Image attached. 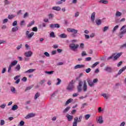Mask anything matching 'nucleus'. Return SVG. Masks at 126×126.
<instances>
[{"instance_id":"obj_1","label":"nucleus","mask_w":126,"mask_h":126,"mask_svg":"<svg viewBox=\"0 0 126 126\" xmlns=\"http://www.w3.org/2000/svg\"><path fill=\"white\" fill-rule=\"evenodd\" d=\"M81 121H82V115L80 116L79 118L77 117H75L72 126H77V123H81Z\"/></svg>"},{"instance_id":"obj_2","label":"nucleus","mask_w":126,"mask_h":126,"mask_svg":"<svg viewBox=\"0 0 126 126\" xmlns=\"http://www.w3.org/2000/svg\"><path fill=\"white\" fill-rule=\"evenodd\" d=\"M74 83L73 82V80H71L66 88L67 90H68V91H73V89H74Z\"/></svg>"},{"instance_id":"obj_3","label":"nucleus","mask_w":126,"mask_h":126,"mask_svg":"<svg viewBox=\"0 0 126 126\" xmlns=\"http://www.w3.org/2000/svg\"><path fill=\"white\" fill-rule=\"evenodd\" d=\"M67 31L70 33H72L73 37H75V34H77V33H78V30L69 28L67 29Z\"/></svg>"},{"instance_id":"obj_4","label":"nucleus","mask_w":126,"mask_h":126,"mask_svg":"<svg viewBox=\"0 0 126 126\" xmlns=\"http://www.w3.org/2000/svg\"><path fill=\"white\" fill-rule=\"evenodd\" d=\"M78 47H79V45L75 44L74 43H71L69 45L70 50L73 51L74 52L75 51V50L78 48Z\"/></svg>"},{"instance_id":"obj_5","label":"nucleus","mask_w":126,"mask_h":126,"mask_svg":"<svg viewBox=\"0 0 126 126\" xmlns=\"http://www.w3.org/2000/svg\"><path fill=\"white\" fill-rule=\"evenodd\" d=\"M30 33V32H29V31H27L26 32V35L28 39H31V38L34 36V32H32Z\"/></svg>"},{"instance_id":"obj_6","label":"nucleus","mask_w":126,"mask_h":126,"mask_svg":"<svg viewBox=\"0 0 126 126\" xmlns=\"http://www.w3.org/2000/svg\"><path fill=\"white\" fill-rule=\"evenodd\" d=\"M83 84V82L81 80H79V84L77 86L78 92H81L82 91V85Z\"/></svg>"},{"instance_id":"obj_7","label":"nucleus","mask_w":126,"mask_h":126,"mask_svg":"<svg viewBox=\"0 0 126 126\" xmlns=\"http://www.w3.org/2000/svg\"><path fill=\"white\" fill-rule=\"evenodd\" d=\"M49 26L51 29H55V28H61V26L59 24H52L50 25Z\"/></svg>"},{"instance_id":"obj_8","label":"nucleus","mask_w":126,"mask_h":126,"mask_svg":"<svg viewBox=\"0 0 126 126\" xmlns=\"http://www.w3.org/2000/svg\"><path fill=\"white\" fill-rule=\"evenodd\" d=\"M104 70L108 72V73H112L113 72V68L110 66H106L104 68Z\"/></svg>"},{"instance_id":"obj_9","label":"nucleus","mask_w":126,"mask_h":126,"mask_svg":"<svg viewBox=\"0 0 126 126\" xmlns=\"http://www.w3.org/2000/svg\"><path fill=\"white\" fill-rule=\"evenodd\" d=\"M123 55V53H119L118 54L116 53V55L114 56L113 61H117L118 59L120 58Z\"/></svg>"},{"instance_id":"obj_10","label":"nucleus","mask_w":126,"mask_h":126,"mask_svg":"<svg viewBox=\"0 0 126 126\" xmlns=\"http://www.w3.org/2000/svg\"><path fill=\"white\" fill-rule=\"evenodd\" d=\"M32 55H33V53L31 51L27 52L25 53V57H27V58H30Z\"/></svg>"},{"instance_id":"obj_11","label":"nucleus","mask_w":126,"mask_h":126,"mask_svg":"<svg viewBox=\"0 0 126 126\" xmlns=\"http://www.w3.org/2000/svg\"><path fill=\"white\" fill-rule=\"evenodd\" d=\"M83 83V90L84 92H86V91H87V82H86V80H84Z\"/></svg>"},{"instance_id":"obj_12","label":"nucleus","mask_w":126,"mask_h":126,"mask_svg":"<svg viewBox=\"0 0 126 126\" xmlns=\"http://www.w3.org/2000/svg\"><path fill=\"white\" fill-rule=\"evenodd\" d=\"M66 118H67L68 122H71V121L73 120V116L69 114H67L66 115Z\"/></svg>"},{"instance_id":"obj_13","label":"nucleus","mask_w":126,"mask_h":126,"mask_svg":"<svg viewBox=\"0 0 126 126\" xmlns=\"http://www.w3.org/2000/svg\"><path fill=\"white\" fill-rule=\"evenodd\" d=\"M34 117H35V114L34 113H30L28 115H27L26 116V117H25V119H30L31 118H34Z\"/></svg>"},{"instance_id":"obj_14","label":"nucleus","mask_w":126,"mask_h":126,"mask_svg":"<svg viewBox=\"0 0 126 126\" xmlns=\"http://www.w3.org/2000/svg\"><path fill=\"white\" fill-rule=\"evenodd\" d=\"M126 29H125L122 32H120L119 36L120 37V38H123V37H124V34H126Z\"/></svg>"},{"instance_id":"obj_15","label":"nucleus","mask_w":126,"mask_h":126,"mask_svg":"<svg viewBox=\"0 0 126 126\" xmlns=\"http://www.w3.org/2000/svg\"><path fill=\"white\" fill-rule=\"evenodd\" d=\"M82 67H85V65L83 64H77L74 66L75 69H77V68H82Z\"/></svg>"},{"instance_id":"obj_16","label":"nucleus","mask_w":126,"mask_h":126,"mask_svg":"<svg viewBox=\"0 0 126 126\" xmlns=\"http://www.w3.org/2000/svg\"><path fill=\"white\" fill-rule=\"evenodd\" d=\"M87 80L88 85H89V86H90V87H92L93 86V85H94V84L93 83V82H92V80H91L89 79H87Z\"/></svg>"},{"instance_id":"obj_17","label":"nucleus","mask_w":126,"mask_h":126,"mask_svg":"<svg viewBox=\"0 0 126 126\" xmlns=\"http://www.w3.org/2000/svg\"><path fill=\"white\" fill-rule=\"evenodd\" d=\"M95 14H96V13L94 12L91 15V19L93 22L95 21Z\"/></svg>"},{"instance_id":"obj_18","label":"nucleus","mask_w":126,"mask_h":126,"mask_svg":"<svg viewBox=\"0 0 126 126\" xmlns=\"http://www.w3.org/2000/svg\"><path fill=\"white\" fill-rule=\"evenodd\" d=\"M98 123H99V124H103V123H104V120H103V116H99L98 119Z\"/></svg>"},{"instance_id":"obj_19","label":"nucleus","mask_w":126,"mask_h":126,"mask_svg":"<svg viewBox=\"0 0 126 126\" xmlns=\"http://www.w3.org/2000/svg\"><path fill=\"white\" fill-rule=\"evenodd\" d=\"M70 109V106L67 107L65 109H64L63 110V114H66V113H67V112H68Z\"/></svg>"},{"instance_id":"obj_20","label":"nucleus","mask_w":126,"mask_h":126,"mask_svg":"<svg viewBox=\"0 0 126 126\" xmlns=\"http://www.w3.org/2000/svg\"><path fill=\"white\" fill-rule=\"evenodd\" d=\"M95 23L98 26L101 25L102 24V21L101 19H96L95 20Z\"/></svg>"},{"instance_id":"obj_21","label":"nucleus","mask_w":126,"mask_h":126,"mask_svg":"<svg viewBox=\"0 0 126 126\" xmlns=\"http://www.w3.org/2000/svg\"><path fill=\"white\" fill-rule=\"evenodd\" d=\"M99 3H103V4H107L109 1L107 0H100L99 1Z\"/></svg>"},{"instance_id":"obj_22","label":"nucleus","mask_w":126,"mask_h":126,"mask_svg":"<svg viewBox=\"0 0 126 126\" xmlns=\"http://www.w3.org/2000/svg\"><path fill=\"white\" fill-rule=\"evenodd\" d=\"M101 96H102V97H104V98H105L106 99H109L110 97V94H101Z\"/></svg>"},{"instance_id":"obj_23","label":"nucleus","mask_w":126,"mask_h":126,"mask_svg":"<svg viewBox=\"0 0 126 126\" xmlns=\"http://www.w3.org/2000/svg\"><path fill=\"white\" fill-rule=\"evenodd\" d=\"M52 9H53V10H56V11H60V10H61V7L54 6L53 7Z\"/></svg>"},{"instance_id":"obj_24","label":"nucleus","mask_w":126,"mask_h":126,"mask_svg":"<svg viewBox=\"0 0 126 126\" xmlns=\"http://www.w3.org/2000/svg\"><path fill=\"white\" fill-rule=\"evenodd\" d=\"M35 69H30L28 70L25 72V73H32V72H34Z\"/></svg>"},{"instance_id":"obj_25","label":"nucleus","mask_w":126,"mask_h":126,"mask_svg":"<svg viewBox=\"0 0 126 126\" xmlns=\"http://www.w3.org/2000/svg\"><path fill=\"white\" fill-rule=\"evenodd\" d=\"M21 68V67L20 66V64H18L15 67V70L16 71H19Z\"/></svg>"},{"instance_id":"obj_26","label":"nucleus","mask_w":126,"mask_h":126,"mask_svg":"<svg viewBox=\"0 0 126 126\" xmlns=\"http://www.w3.org/2000/svg\"><path fill=\"white\" fill-rule=\"evenodd\" d=\"M116 17H120L122 16V12H119V11L116 12V13L115 14Z\"/></svg>"},{"instance_id":"obj_27","label":"nucleus","mask_w":126,"mask_h":126,"mask_svg":"<svg viewBox=\"0 0 126 126\" xmlns=\"http://www.w3.org/2000/svg\"><path fill=\"white\" fill-rule=\"evenodd\" d=\"M60 38H67V35L65 34V33H62L60 35H59Z\"/></svg>"},{"instance_id":"obj_28","label":"nucleus","mask_w":126,"mask_h":126,"mask_svg":"<svg viewBox=\"0 0 126 126\" xmlns=\"http://www.w3.org/2000/svg\"><path fill=\"white\" fill-rule=\"evenodd\" d=\"M18 109V106L17 105H14L12 107L11 110L12 111H16Z\"/></svg>"},{"instance_id":"obj_29","label":"nucleus","mask_w":126,"mask_h":126,"mask_svg":"<svg viewBox=\"0 0 126 126\" xmlns=\"http://www.w3.org/2000/svg\"><path fill=\"white\" fill-rule=\"evenodd\" d=\"M18 27H14L12 28V32H16V31H18Z\"/></svg>"},{"instance_id":"obj_30","label":"nucleus","mask_w":126,"mask_h":126,"mask_svg":"<svg viewBox=\"0 0 126 126\" xmlns=\"http://www.w3.org/2000/svg\"><path fill=\"white\" fill-rule=\"evenodd\" d=\"M18 63V61L14 60L13 61L12 63H10V65H12V66H14L15 65H16V64Z\"/></svg>"},{"instance_id":"obj_31","label":"nucleus","mask_w":126,"mask_h":126,"mask_svg":"<svg viewBox=\"0 0 126 126\" xmlns=\"http://www.w3.org/2000/svg\"><path fill=\"white\" fill-rule=\"evenodd\" d=\"M40 93L37 92L34 95V100H37L39 97H40Z\"/></svg>"},{"instance_id":"obj_32","label":"nucleus","mask_w":126,"mask_h":126,"mask_svg":"<svg viewBox=\"0 0 126 126\" xmlns=\"http://www.w3.org/2000/svg\"><path fill=\"white\" fill-rule=\"evenodd\" d=\"M72 100H73V99H72V98L68 99L65 102V106L68 105V104H69V103H71V101H72Z\"/></svg>"},{"instance_id":"obj_33","label":"nucleus","mask_w":126,"mask_h":126,"mask_svg":"<svg viewBox=\"0 0 126 126\" xmlns=\"http://www.w3.org/2000/svg\"><path fill=\"white\" fill-rule=\"evenodd\" d=\"M34 24H35V21H32L27 25V27H31V26H32V25H34Z\"/></svg>"},{"instance_id":"obj_34","label":"nucleus","mask_w":126,"mask_h":126,"mask_svg":"<svg viewBox=\"0 0 126 126\" xmlns=\"http://www.w3.org/2000/svg\"><path fill=\"white\" fill-rule=\"evenodd\" d=\"M50 37L51 38H56V35H55V32H52L50 33Z\"/></svg>"},{"instance_id":"obj_35","label":"nucleus","mask_w":126,"mask_h":126,"mask_svg":"<svg viewBox=\"0 0 126 126\" xmlns=\"http://www.w3.org/2000/svg\"><path fill=\"white\" fill-rule=\"evenodd\" d=\"M32 88H33V86H31L27 87L25 90V92H27V91H28L29 90H31V89H32Z\"/></svg>"},{"instance_id":"obj_36","label":"nucleus","mask_w":126,"mask_h":126,"mask_svg":"<svg viewBox=\"0 0 126 126\" xmlns=\"http://www.w3.org/2000/svg\"><path fill=\"white\" fill-rule=\"evenodd\" d=\"M115 56H116V53H113L112 54V56L109 57L107 58L108 61H109V60H112V59H114V57H115Z\"/></svg>"},{"instance_id":"obj_37","label":"nucleus","mask_w":126,"mask_h":126,"mask_svg":"<svg viewBox=\"0 0 126 126\" xmlns=\"http://www.w3.org/2000/svg\"><path fill=\"white\" fill-rule=\"evenodd\" d=\"M14 17H15V16H14L13 15H8V19H13Z\"/></svg>"},{"instance_id":"obj_38","label":"nucleus","mask_w":126,"mask_h":126,"mask_svg":"<svg viewBox=\"0 0 126 126\" xmlns=\"http://www.w3.org/2000/svg\"><path fill=\"white\" fill-rule=\"evenodd\" d=\"M108 30H109V27L108 26H105L103 28V32H106V31H107Z\"/></svg>"},{"instance_id":"obj_39","label":"nucleus","mask_w":126,"mask_h":126,"mask_svg":"<svg viewBox=\"0 0 126 126\" xmlns=\"http://www.w3.org/2000/svg\"><path fill=\"white\" fill-rule=\"evenodd\" d=\"M91 117V115L90 114H87L85 116V118L86 120H89V118Z\"/></svg>"},{"instance_id":"obj_40","label":"nucleus","mask_w":126,"mask_h":126,"mask_svg":"<svg viewBox=\"0 0 126 126\" xmlns=\"http://www.w3.org/2000/svg\"><path fill=\"white\" fill-rule=\"evenodd\" d=\"M5 124V122L3 120H1L0 121V125L3 126Z\"/></svg>"},{"instance_id":"obj_41","label":"nucleus","mask_w":126,"mask_h":126,"mask_svg":"<svg viewBox=\"0 0 126 126\" xmlns=\"http://www.w3.org/2000/svg\"><path fill=\"white\" fill-rule=\"evenodd\" d=\"M100 63V62H97L94 63L92 66V67H95V66H96V65H98V64Z\"/></svg>"},{"instance_id":"obj_42","label":"nucleus","mask_w":126,"mask_h":126,"mask_svg":"<svg viewBox=\"0 0 126 126\" xmlns=\"http://www.w3.org/2000/svg\"><path fill=\"white\" fill-rule=\"evenodd\" d=\"M85 56H87V54H86V52L82 51V52L81 53V56L82 57H85Z\"/></svg>"},{"instance_id":"obj_43","label":"nucleus","mask_w":126,"mask_h":126,"mask_svg":"<svg viewBox=\"0 0 126 126\" xmlns=\"http://www.w3.org/2000/svg\"><path fill=\"white\" fill-rule=\"evenodd\" d=\"M54 71H45V73H47V74H53L54 73Z\"/></svg>"},{"instance_id":"obj_44","label":"nucleus","mask_w":126,"mask_h":126,"mask_svg":"<svg viewBox=\"0 0 126 126\" xmlns=\"http://www.w3.org/2000/svg\"><path fill=\"white\" fill-rule=\"evenodd\" d=\"M92 60V58L91 57H87L85 58L86 62H90Z\"/></svg>"},{"instance_id":"obj_45","label":"nucleus","mask_w":126,"mask_h":126,"mask_svg":"<svg viewBox=\"0 0 126 126\" xmlns=\"http://www.w3.org/2000/svg\"><path fill=\"white\" fill-rule=\"evenodd\" d=\"M58 82L56 83V85H60L61 84V82H62V80L60 78H57Z\"/></svg>"},{"instance_id":"obj_46","label":"nucleus","mask_w":126,"mask_h":126,"mask_svg":"<svg viewBox=\"0 0 126 126\" xmlns=\"http://www.w3.org/2000/svg\"><path fill=\"white\" fill-rule=\"evenodd\" d=\"M11 91L12 93H15V88L13 87H11Z\"/></svg>"},{"instance_id":"obj_47","label":"nucleus","mask_w":126,"mask_h":126,"mask_svg":"<svg viewBox=\"0 0 126 126\" xmlns=\"http://www.w3.org/2000/svg\"><path fill=\"white\" fill-rule=\"evenodd\" d=\"M119 28V25H116L114 28L113 30L112 31L113 32H115V31H116V30H117V29H118Z\"/></svg>"},{"instance_id":"obj_48","label":"nucleus","mask_w":126,"mask_h":126,"mask_svg":"<svg viewBox=\"0 0 126 126\" xmlns=\"http://www.w3.org/2000/svg\"><path fill=\"white\" fill-rule=\"evenodd\" d=\"M58 94V91L54 92L51 95V97H55V96H56V94Z\"/></svg>"},{"instance_id":"obj_49","label":"nucleus","mask_w":126,"mask_h":126,"mask_svg":"<svg viewBox=\"0 0 126 126\" xmlns=\"http://www.w3.org/2000/svg\"><path fill=\"white\" fill-rule=\"evenodd\" d=\"M32 31H34V32H37L38 31V28L37 27H34L32 28Z\"/></svg>"},{"instance_id":"obj_50","label":"nucleus","mask_w":126,"mask_h":126,"mask_svg":"<svg viewBox=\"0 0 126 126\" xmlns=\"http://www.w3.org/2000/svg\"><path fill=\"white\" fill-rule=\"evenodd\" d=\"M8 22V19H5L3 20V22H2V24H4L5 23H7V22Z\"/></svg>"},{"instance_id":"obj_51","label":"nucleus","mask_w":126,"mask_h":126,"mask_svg":"<svg viewBox=\"0 0 126 126\" xmlns=\"http://www.w3.org/2000/svg\"><path fill=\"white\" fill-rule=\"evenodd\" d=\"M91 71V68H88V69H86V73H89Z\"/></svg>"},{"instance_id":"obj_52","label":"nucleus","mask_w":126,"mask_h":126,"mask_svg":"<svg viewBox=\"0 0 126 126\" xmlns=\"http://www.w3.org/2000/svg\"><path fill=\"white\" fill-rule=\"evenodd\" d=\"M24 124H25V122H24V121H21L20 122V126H24Z\"/></svg>"},{"instance_id":"obj_53","label":"nucleus","mask_w":126,"mask_h":126,"mask_svg":"<svg viewBox=\"0 0 126 126\" xmlns=\"http://www.w3.org/2000/svg\"><path fill=\"white\" fill-rule=\"evenodd\" d=\"M26 17H28V12H26L23 16V18H26Z\"/></svg>"},{"instance_id":"obj_54","label":"nucleus","mask_w":126,"mask_h":126,"mask_svg":"<svg viewBox=\"0 0 126 126\" xmlns=\"http://www.w3.org/2000/svg\"><path fill=\"white\" fill-rule=\"evenodd\" d=\"M6 106V104H2V105H1L0 106V107H1V109H4V108H5Z\"/></svg>"},{"instance_id":"obj_55","label":"nucleus","mask_w":126,"mask_h":126,"mask_svg":"<svg viewBox=\"0 0 126 126\" xmlns=\"http://www.w3.org/2000/svg\"><path fill=\"white\" fill-rule=\"evenodd\" d=\"M22 81H24V82H26L27 81V78L26 77H24L22 79Z\"/></svg>"},{"instance_id":"obj_56","label":"nucleus","mask_w":126,"mask_h":126,"mask_svg":"<svg viewBox=\"0 0 126 126\" xmlns=\"http://www.w3.org/2000/svg\"><path fill=\"white\" fill-rule=\"evenodd\" d=\"M17 25V21H14L12 23V26H16Z\"/></svg>"},{"instance_id":"obj_57","label":"nucleus","mask_w":126,"mask_h":126,"mask_svg":"<svg viewBox=\"0 0 126 126\" xmlns=\"http://www.w3.org/2000/svg\"><path fill=\"white\" fill-rule=\"evenodd\" d=\"M49 19H51V18H53L54 17V15L53 14H49L48 15Z\"/></svg>"},{"instance_id":"obj_58","label":"nucleus","mask_w":126,"mask_h":126,"mask_svg":"<svg viewBox=\"0 0 126 126\" xmlns=\"http://www.w3.org/2000/svg\"><path fill=\"white\" fill-rule=\"evenodd\" d=\"M21 48H22V44H20V45H18V46L16 47V49H17V50H19V49H20Z\"/></svg>"},{"instance_id":"obj_59","label":"nucleus","mask_w":126,"mask_h":126,"mask_svg":"<svg viewBox=\"0 0 126 126\" xmlns=\"http://www.w3.org/2000/svg\"><path fill=\"white\" fill-rule=\"evenodd\" d=\"M122 64H123V62H120L117 64L118 67H120Z\"/></svg>"},{"instance_id":"obj_60","label":"nucleus","mask_w":126,"mask_h":126,"mask_svg":"<svg viewBox=\"0 0 126 126\" xmlns=\"http://www.w3.org/2000/svg\"><path fill=\"white\" fill-rule=\"evenodd\" d=\"M44 55H45V56H46V57H50V54H49V53L46 52L44 53Z\"/></svg>"},{"instance_id":"obj_61","label":"nucleus","mask_w":126,"mask_h":126,"mask_svg":"<svg viewBox=\"0 0 126 126\" xmlns=\"http://www.w3.org/2000/svg\"><path fill=\"white\" fill-rule=\"evenodd\" d=\"M12 66L11 65H9L8 69V72H10V70H11V67Z\"/></svg>"},{"instance_id":"obj_62","label":"nucleus","mask_w":126,"mask_h":126,"mask_svg":"<svg viewBox=\"0 0 126 126\" xmlns=\"http://www.w3.org/2000/svg\"><path fill=\"white\" fill-rule=\"evenodd\" d=\"M98 82V79H94L93 81V83H97Z\"/></svg>"},{"instance_id":"obj_63","label":"nucleus","mask_w":126,"mask_h":126,"mask_svg":"<svg viewBox=\"0 0 126 126\" xmlns=\"http://www.w3.org/2000/svg\"><path fill=\"white\" fill-rule=\"evenodd\" d=\"M4 3H5V4L7 5V4H9V3H10L9 2V1L7 0H5Z\"/></svg>"},{"instance_id":"obj_64","label":"nucleus","mask_w":126,"mask_h":126,"mask_svg":"<svg viewBox=\"0 0 126 126\" xmlns=\"http://www.w3.org/2000/svg\"><path fill=\"white\" fill-rule=\"evenodd\" d=\"M85 37L86 39H90V35L89 36V35H88V34H85Z\"/></svg>"}]
</instances>
